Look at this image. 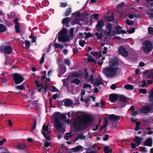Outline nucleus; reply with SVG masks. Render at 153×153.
<instances>
[{"label":"nucleus","instance_id":"obj_1","mask_svg":"<svg viewBox=\"0 0 153 153\" xmlns=\"http://www.w3.org/2000/svg\"><path fill=\"white\" fill-rule=\"evenodd\" d=\"M53 119L54 121V126L55 127L56 129L61 131L62 133L65 131L64 125V122L65 121L68 124L70 123V120L69 119L66 120L65 116L58 112L54 114Z\"/></svg>","mask_w":153,"mask_h":153},{"label":"nucleus","instance_id":"obj_2","mask_svg":"<svg viewBox=\"0 0 153 153\" xmlns=\"http://www.w3.org/2000/svg\"><path fill=\"white\" fill-rule=\"evenodd\" d=\"M118 65L117 59H113L110 62L109 66L104 68L103 73L108 77H112L115 76L118 72Z\"/></svg>","mask_w":153,"mask_h":153},{"label":"nucleus","instance_id":"obj_3","mask_svg":"<svg viewBox=\"0 0 153 153\" xmlns=\"http://www.w3.org/2000/svg\"><path fill=\"white\" fill-rule=\"evenodd\" d=\"M91 121L89 117H85L80 120H75L74 124V127L76 131H82L86 128Z\"/></svg>","mask_w":153,"mask_h":153},{"label":"nucleus","instance_id":"obj_4","mask_svg":"<svg viewBox=\"0 0 153 153\" xmlns=\"http://www.w3.org/2000/svg\"><path fill=\"white\" fill-rule=\"evenodd\" d=\"M153 46L152 43L149 41H145L143 43V49L146 53H149L152 50Z\"/></svg>","mask_w":153,"mask_h":153},{"label":"nucleus","instance_id":"obj_5","mask_svg":"<svg viewBox=\"0 0 153 153\" xmlns=\"http://www.w3.org/2000/svg\"><path fill=\"white\" fill-rule=\"evenodd\" d=\"M12 77L16 85L22 83L24 80V78L19 74L14 73L12 74Z\"/></svg>","mask_w":153,"mask_h":153},{"label":"nucleus","instance_id":"obj_6","mask_svg":"<svg viewBox=\"0 0 153 153\" xmlns=\"http://www.w3.org/2000/svg\"><path fill=\"white\" fill-rule=\"evenodd\" d=\"M105 28L106 30H104V31H103V32L106 36H108L111 35L112 31V25L111 23H108L106 24Z\"/></svg>","mask_w":153,"mask_h":153},{"label":"nucleus","instance_id":"obj_7","mask_svg":"<svg viewBox=\"0 0 153 153\" xmlns=\"http://www.w3.org/2000/svg\"><path fill=\"white\" fill-rule=\"evenodd\" d=\"M50 133V131L48 129V125L45 126V124H44L43 127L42 131V133L48 140H50V137L48 135H47Z\"/></svg>","mask_w":153,"mask_h":153},{"label":"nucleus","instance_id":"obj_8","mask_svg":"<svg viewBox=\"0 0 153 153\" xmlns=\"http://www.w3.org/2000/svg\"><path fill=\"white\" fill-rule=\"evenodd\" d=\"M12 48L10 45L7 46H1L0 47V52H4L5 53L10 54L11 53Z\"/></svg>","mask_w":153,"mask_h":153},{"label":"nucleus","instance_id":"obj_9","mask_svg":"<svg viewBox=\"0 0 153 153\" xmlns=\"http://www.w3.org/2000/svg\"><path fill=\"white\" fill-rule=\"evenodd\" d=\"M38 101V100L33 101H29L27 100V104L28 108H33L34 107L36 108V111H38L37 109L36 108V106H38L37 102Z\"/></svg>","mask_w":153,"mask_h":153},{"label":"nucleus","instance_id":"obj_10","mask_svg":"<svg viewBox=\"0 0 153 153\" xmlns=\"http://www.w3.org/2000/svg\"><path fill=\"white\" fill-rule=\"evenodd\" d=\"M105 24L104 21L102 20H101L100 21L97 22V23L96 25V28L98 32L102 31H104V30L102 28L104 26Z\"/></svg>","mask_w":153,"mask_h":153},{"label":"nucleus","instance_id":"obj_11","mask_svg":"<svg viewBox=\"0 0 153 153\" xmlns=\"http://www.w3.org/2000/svg\"><path fill=\"white\" fill-rule=\"evenodd\" d=\"M153 108L152 107L148 105L143 107L140 110V112L144 114H147L148 113L151 111Z\"/></svg>","mask_w":153,"mask_h":153},{"label":"nucleus","instance_id":"obj_12","mask_svg":"<svg viewBox=\"0 0 153 153\" xmlns=\"http://www.w3.org/2000/svg\"><path fill=\"white\" fill-rule=\"evenodd\" d=\"M119 51L120 54L124 57H127L128 56V51L122 46L120 47Z\"/></svg>","mask_w":153,"mask_h":153},{"label":"nucleus","instance_id":"obj_13","mask_svg":"<svg viewBox=\"0 0 153 153\" xmlns=\"http://www.w3.org/2000/svg\"><path fill=\"white\" fill-rule=\"evenodd\" d=\"M58 39L59 42H64L68 41L69 40V38L68 36L61 35L59 36Z\"/></svg>","mask_w":153,"mask_h":153},{"label":"nucleus","instance_id":"obj_14","mask_svg":"<svg viewBox=\"0 0 153 153\" xmlns=\"http://www.w3.org/2000/svg\"><path fill=\"white\" fill-rule=\"evenodd\" d=\"M143 140V138L136 136L133 139V140L137 144V146H139Z\"/></svg>","mask_w":153,"mask_h":153},{"label":"nucleus","instance_id":"obj_15","mask_svg":"<svg viewBox=\"0 0 153 153\" xmlns=\"http://www.w3.org/2000/svg\"><path fill=\"white\" fill-rule=\"evenodd\" d=\"M84 34L85 35V36H84L82 33H79L78 35V37L79 38H87L89 37H91L92 36L91 34L90 33H87L85 32Z\"/></svg>","mask_w":153,"mask_h":153},{"label":"nucleus","instance_id":"obj_16","mask_svg":"<svg viewBox=\"0 0 153 153\" xmlns=\"http://www.w3.org/2000/svg\"><path fill=\"white\" fill-rule=\"evenodd\" d=\"M109 119L112 121H116L120 119V117L112 114L109 115Z\"/></svg>","mask_w":153,"mask_h":153},{"label":"nucleus","instance_id":"obj_17","mask_svg":"<svg viewBox=\"0 0 153 153\" xmlns=\"http://www.w3.org/2000/svg\"><path fill=\"white\" fill-rule=\"evenodd\" d=\"M103 34H105L103 31L97 32L95 33V35L97 36V39L98 40L101 39L103 38Z\"/></svg>","mask_w":153,"mask_h":153},{"label":"nucleus","instance_id":"obj_18","mask_svg":"<svg viewBox=\"0 0 153 153\" xmlns=\"http://www.w3.org/2000/svg\"><path fill=\"white\" fill-rule=\"evenodd\" d=\"M19 20L17 18H16L14 19V21L15 23V28L16 29V32L17 33H19L20 31V29H19V23L18 22Z\"/></svg>","mask_w":153,"mask_h":153},{"label":"nucleus","instance_id":"obj_19","mask_svg":"<svg viewBox=\"0 0 153 153\" xmlns=\"http://www.w3.org/2000/svg\"><path fill=\"white\" fill-rule=\"evenodd\" d=\"M144 144L145 146L151 147L152 146V141L151 138H147L145 141Z\"/></svg>","mask_w":153,"mask_h":153},{"label":"nucleus","instance_id":"obj_20","mask_svg":"<svg viewBox=\"0 0 153 153\" xmlns=\"http://www.w3.org/2000/svg\"><path fill=\"white\" fill-rule=\"evenodd\" d=\"M95 82L94 85L98 86H99V85L103 83L102 79L100 77H99L98 78L95 79Z\"/></svg>","mask_w":153,"mask_h":153},{"label":"nucleus","instance_id":"obj_21","mask_svg":"<svg viewBox=\"0 0 153 153\" xmlns=\"http://www.w3.org/2000/svg\"><path fill=\"white\" fill-rule=\"evenodd\" d=\"M109 98L111 102H114L117 100L118 97L117 95L114 94H111L110 95Z\"/></svg>","mask_w":153,"mask_h":153},{"label":"nucleus","instance_id":"obj_22","mask_svg":"<svg viewBox=\"0 0 153 153\" xmlns=\"http://www.w3.org/2000/svg\"><path fill=\"white\" fill-rule=\"evenodd\" d=\"M116 33H126V32L123 30H122V27L119 25L117 26L116 27Z\"/></svg>","mask_w":153,"mask_h":153},{"label":"nucleus","instance_id":"obj_23","mask_svg":"<svg viewBox=\"0 0 153 153\" xmlns=\"http://www.w3.org/2000/svg\"><path fill=\"white\" fill-rule=\"evenodd\" d=\"M71 150L73 152H76L82 150V147L81 146H79L75 147L72 148Z\"/></svg>","mask_w":153,"mask_h":153},{"label":"nucleus","instance_id":"obj_24","mask_svg":"<svg viewBox=\"0 0 153 153\" xmlns=\"http://www.w3.org/2000/svg\"><path fill=\"white\" fill-rule=\"evenodd\" d=\"M119 100L122 102L126 103L128 100L126 97L123 95H120L119 97Z\"/></svg>","mask_w":153,"mask_h":153},{"label":"nucleus","instance_id":"obj_25","mask_svg":"<svg viewBox=\"0 0 153 153\" xmlns=\"http://www.w3.org/2000/svg\"><path fill=\"white\" fill-rule=\"evenodd\" d=\"M36 125H37L36 120V119H34V121H33V126L32 128V130L31 131V132H33V133H34V134L36 135H37V134L35 133L34 130L36 128Z\"/></svg>","mask_w":153,"mask_h":153},{"label":"nucleus","instance_id":"obj_26","mask_svg":"<svg viewBox=\"0 0 153 153\" xmlns=\"http://www.w3.org/2000/svg\"><path fill=\"white\" fill-rule=\"evenodd\" d=\"M18 148L19 149H20L25 150L26 151L27 150V146L25 144H19L18 146Z\"/></svg>","mask_w":153,"mask_h":153},{"label":"nucleus","instance_id":"obj_27","mask_svg":"<svg viewBox=\"0 0 153 153\" xmlns=\"http://www.w3.org/2000/svg\"><path fill=\"white\" fill-rule=\"evenodd\" d=\"M73 102L70 99H68L65 100L64 102L65 106H68L72 105Z\"/></svg>","mask_w":153,"mask_h":153},{"label":"nucleus","instance_id":"obj_28","mask_svg":"<svg viewBox=\"0 0 153 153\" xmlns=\"http://www.w3.org/2000/svg\"><path fill=\"white\" fill-rule=\"evenodd\" d=\"M85 136L83 135L82 134H79L76 138L75 141L78 140L79 139L83 140L85 139Z\"/></svg>","mask_w":153,"mask_h":153},{"label":"nucleus","instance_id":"obj_29","mask_svg":"<svg viewBox=\"0 0 153 153\" xmlns=\"http://www.w3.org/2000/svg\"><path fill=\"white\" fill-rule=\"evenodd\" d=\"M0 149L1 151L0 153H9L7 148L0 147Z\"/></svg>","mask_w":153,"mask_h":153},{"label":"nucleus","instance_id":"obj_30","mask_svg":"<svg viewBox=\"0 0 153 153\" xmlns=\"http://www.w3.org/2000/svg\"><path fill=\"white\" fill-rule=\"evenodd\" d=\"M53 47L55 48L62 49L63 48V46L58 43H55L54 44Z\"/></svg>","mask_w":153,"mask_h":153},{"label":"nucleus","instance_id":"obj_31","mask_svg":"<svg viewBox=\"0 0 153 153\" xmlns=\"http://www.w3.org/2000/svg\"><path fill=\"white\" fill-rule=\"evenodd\" d=\"M104 151L105 153H110L111 152V149H109V147L108 146L104 147Z\"/></svg>","mask_w":153,"mask_h":153},{"label":"nucleus","instance_id":"obj_32","mask_svg":"<svg viewBox=\"0 0 153 153\" xmlns=\"http://www.w3.org/2000/svg\"><path fill=\"white\" fill-rule=\"evenodd\" d=\"M125 88L127 90H133L134 89L133 86L130 84H127L124 86Z\"/></svg>","mask_w":153,"mask_h":153},{"label":"nucleus","instance_id":"obj_33","mask_svg":"<svg viewBox=\"0 0 153 153\" xmlns=\"http://www.w3.org/2000/svg\"><path fill=\"white\" fill-rule=\"evenodd\" d=\"M149 101L153 105V88L151 91V93L149 95Z\"/></svg>","mask_w":153,"mask_h":153},{"label":"nucleus","instance_id":"obj_34","mask_svg":"<svg viewBox=\"0 0 153 153\" xmlns=\"http://www.w3.org/2000/svg\"><path fill=\"white\" fill-rule=\"evenodd\" d=\"M81 83L80 80L78 79H76L73 80L72 81L71 83H74L77 85H78Z\"/></svg>","mask_w":153,"mask_h":153},{"label":"nucleus","instance_id":"obj_35","mask_svg":"<svg viewBox=\"0 0 153 153\" xmlns=\"http://www.w3.org/2000/svg\"><path fill=\"white\" fill-rule=\"evenodd\" d=\"M80 100L82 102H84L86 103H88L89 100V97H88L85 99L83 97H81Z\"/></svg>","mask_w":153,"mask_h":153},{"label":"nucleus","instance_id":"obj_36","mask_svg":"<svg viewBox=\"0 0 153 153\" xmlns=\"http://www.w3.org/2000/svg\"><path fill=\"white\" fill-rule=\"evenodd\" d=\"M6 30V27L3 24H0V32H3Z\"/></svg>","mask_w":153,"mask_h":153},{"label":"nucleus","instance_id":"obj_37","mask_svg":"<svg viewBox=\"0 0 153 153\" xmlns=\"http://www.w3.org/2000/svg\"><path fill=\"white\" fill-rule=\"evenodd\" d=\"M70 21V18L69 17H67L64 18L62 19V23L63 24H65Z\"/></svg>","mask_w":153,"mask_h":153},{"label":"nucleus","instance_id":"obj_38","mask_svg":"<svg viewBox=\"0 0 153 153\" xmlns=\"http://www.w3.org/2000/svg\"><path fill=\"white\" fill-rule=\"evenodd\" d=\"M88 61L89 62H92L94 63L96 62V61L91 56H88Z\"/></svg>","mask_w":153,"mask_h":153},{"label":"nucleus","instance_id":"obj_39","mask_svg":"<svg viewBox=\"0 0 153 153\" xmlns=\"http://www.w3.org/2000/svg\"><path fill=\"white\" fill-rule=\"evenodd\" d=\"M29 38L31 39V42L33 43H35L36 41V37L35 36H33L31 34L29 37Z\"/></svg>","mask_w":153,"mask_h":153},{"label":"nucleus","instance_id":"obj_40","mask_svg":"<svg viewBox=\"0 0 153 153\" xmlns=\"http://www.w3.org/2000/svg\"><path fill=\"white\" fill-rule=\"evenodd\" d=\"M91 54L94 56H98L99 58L102 55V54L100 53H97V52H91Z\"/></svg>","mask_w":153,"mask_h":153},{"label":"nucleus","instance_id":"obj_41","mask_svg":"<svg viewBox=\"0 0 153 153\" xmlns=\"http://www.w3.org/2000/svg\"><path fill=\"white\" fill-rule=\"evenodd\" d=\"M67 32L65 29H62L60 32L59 36L64 35L67 36L66 35Z\"/></svg>","mask_w":153,"mask_h":153},{"label":"nucleus","instance_id":"obj_42","mask_svg":"<svg viewBox=\"0 0 153 153\" xmlns=\"http://www.w3.org/2000/svg\"><path fill=\"white\" fill-rule=\"evenodd\" d=\"M15 88L16 89L20 90H23L25 89V88L23 85L16 86Z\"/></svg>","mask_w":153,"mask_h":153},{"label":"nucleus","instance_id":"obj_43","mask_svg":"<svg viewBox=\"0 0 153 153\" xmlns=\"http://www.w3.org/2000/svg\"><path fill=\"white\" fill-rule=\"evenodd\" d=\"M139 92L143 94H146L147 93L146 90L145 89H139L138 90Z\"/></svg>","mask_w":153,"mask_h":153},{"label":"nucleus","instance_id":"obj_44","mask_svg":"<svg viewBox=\"0 0 153 153\" xmlns=\"http://www.w3.org/2000/svg\"><path fill=\"white\" fill-rule=\"evenodd\" d=\"M25 45L26 48H29L31 45V43L28 40H26L25 43Z\"/></svg>","mask_w":153,"mask_h":153},{"label":"nucleus","instance_id":"obj_45","mask_svg":"<svg viewBox=\"0 0 153 153\" xmlns=\"http://www.w3.org/2000/svg\"><path fill=\"white\" fill-rule=\"evenodd\" d=\"M140 151L143 153H146L147 152L146 148L144 147H140L139 148Z\"/></svg>","mask_w":153,"mask_h":153},{"label":"nucleus","instance_id":"obj_46","mask_svg":"<svg viewBox=\"0 0 153 153\" xmlns=\"http://www.w3.org/2000/svg\"><path fill=\"white\" fill-rule=\"evenodd\" d=\"M72 137V135L70 134H66L65 136V138L67 140H68L69 138Z\"/></svg>","mask_w":153,"mask_h":153},{"label":"nucleus","instance_id":"obj_47","mask_svg":"<svg viewBox=\"0 0 153 153\" xmlns=\"http://www.w3.org/2000/svg\"><path fill=\"white\" fill-rule=\"evenodd\" d=\"M71 8H68L66 10L65 15L66 16H68L71 14Z\"/></svg>","mask_w":153,"mask_h":153},{"label":"nucleus","instance_id":"obj_48","mask_svg":"<svg viewBox=\"0 0 153 153\" xmlns=\"http://www.w3.org/2000/svg\"><path fill=\"white\" fill-rule=\"evenodd\" d=\"M86 44V42L84 40H80L79 41V44L82 47H83L85 44Z\"/></svg>","mask_w":153,"mask_h":153},{"label":"nucleus","instance_id":"obj_49","mask_svg":"<svg viewBox=\"0 0 153 153\" xmlns=\"http://www.w3.org/2000/svg\"><path fill=\"white\" fill-rule=\"evenodd\" d=\"M79 20L77 19H75L72 22V24L73 25L77 24L79 23Z\"/></svg>","mask_w":153,"mask_h":153},{"label":"nucleus","instance_id":"obj_50","mask_svg":"<svg viewBox=\"0 0 153 153\" xmlns=\"http://www.w3.org/2000/svg\"><path fill=\"white\" fill-rule=\"evenodd\" d=\"M126 23L128 25H132L133 24V22L132 21L127 19L126 22Z\"/></svg>","mask_w":153,"mask_h":153},{"label":"nucleus","instance_id":"obj_51","mask_svg":"<svg viewBox=\"0 0 153 153\" xmlns=\"http://www.w3.org/2000/svg\"><path fill=\"white\" fill-rule=\"evenodd\" d=\"M149 33L153 35V28L152 27H149L148 28Z\"/></svg>","mask_w":153,"mask_h":153},{"label":"nucleus","instance_id":"obj_52","mask_svg":"<svg viewBox=\"0 0 153 153\" xmlns=\"http://www.w3.org/2000/svg\"><path fill=\"white\" fill-rule=\"evenodd\" d=\"M45 54L44 53L43 54L42 56V58L41 59V60H40V64H42L43 62H44V59H45Z\"/></svg>","mask_w":153,"mask_h":153},{"label":"nucleus","instance_id":"obj_53","mask_svg":"<svg viewBox=\"0 0 153 153\" xmlns=\"http://www.w3.org/2000/svg\"><path fill=\"white\" fill-rule=\"evenodd\" d=\"M114 19V16L113 15L110 16L108 18V21L111 22H112L113 21Z\"/></svg>","mask_w":153,"mask_h":153},{"label":"nucleus","instance_id":"obj_54","mask_svg":"<svg viewBox=\"0 0 153 153\" xmlns=\"http://www.w3.org/2000/svg\"><path fill=\"white\" fill-rule=\"evenodd\" d=\"M1 75L4 77H8V74L6 72L2 71Z\"/></svg>","mask_w":153,"mask_h":153},{"label":"nucleus","instance_id":"obj_55","mask_svg":"<svg viewBox=\"0 0 153 153\" xmlns=\"http://www.w3.org/2000/svg\"><path fill=\"white\" fill-rule=\"evenodd\" d=\"M52 89H51V91L54 92L55 91H59L54 86H52Z\"/></svg>","mask_w":153,"mask_h":153},{"label":"nucleus","instance_id":"obj_56","mask_svg":"<svg viewBox=\"0 0 153 153\" xmlns=\"http://www.w3.org/2000/svg\"><path fill=\"white\" fill-rule=\"evenodd\" d=\"M7 141V140L5 138H3L1 141H0V146L3 145L4 143Z\"/></svg>","mask_w":153,"mask_h":153},{"label":"nucleus","instance_id":"obj_57","mask_svg":"<svg viewBox=\"0 0 153 153\" xmlns=\"http://www.w3.org/2000/svg\"><path fill=\"white\" fill-rule=\"evenodd\" d=\"M67 4L65 2H62L60 3V6L61 7H65L67 5Z\"/></svg>","mask_w":153,"mask_h":153},{"label":"nucleus","instance_id":"obj_58","mask_svg":"<svg viewBox=\"0 0 153 153\" xmlns=\"http://www.w3.org/2000/svg\"><path fill=\"white\" fill-rule=\"evenodd\" d=\"M37 90V89H36V88H34L33 89H32V91L31 92V97H32V98L33 99V95L35 94V92H36V91Z\"/></svg>","mask_w":153,"mask_h":153},{"label":"nucleus","instance_id":"obj_59","mask_svg":"<svg viewBox=\"0 0 153 153\" xmlns=\"http://www.w3.org/2000/svg\"><path fill=\"white\" fill-rule=\"evenodd\" d=\"M87 87H88L89 88H91V86L90 84H84L83 85V88H86Z\"/></svg>","mask_w":153,"mask_h":153},{"label":"nucleus","instance_id":"obj_60","mask_svg":"<svg viewBox=\"0 0 153 153\" xmlns=\"http://www.w3.org/2000/svg\"><path fill=\"white\" fill-rule=\"evenodd\" d=\"M50 145V142H47L46 141H45V144H44V146L46 147H48Z\"/></svg>","mask_w":153,"mask_h":153},{"label":"nucleus","instance_id":"obj_61","mask_svg":"<svg viewBox=\"0 0 153 153\" xmlns=\"http://www.w3.org/2000/svg\"><path fill=\"white\" fill-rule=\"evenodd\" d=\"M135 31V29L134 28H132L130 30H128V32L130 34L133 33Z\"/></svg>","mask_w":153,"mask_h":153},{"label":"nucleus","instance_id":"obj_62","mask_svg":"<svg viewBox=\"0 0 153 153\" xmlns=\"http://www.w3.org/2000/svg\"><path fill=\"white\" fill-rule=\"evenodd\" d=\"M142 83L141 87H142L143 88L145 87L146 85V82L145 81H142Z\"/></svg>","mask_w":153,"mask_h":153},{"label":"nucleus","instance_id":"obj_63","mask_svg":"<svg viewBox=\"0 0 153 153\" xmlns=\"http://www.w3.org/2000/svg\"><path fill=\"white\" fill-rule=\"evenodd\" d=\"M65 63L69 66L70 65V61L68 59H65L64 60Z\"/></svg>","mask_w":153,"mask_h":153},{"label":"nucleus","instance_id":"obj_64","mask_svg":"<svg viewBox=\"0 0 153 153\" xmlns=\"http://www.w3.org/2000/svg\"><path fill=\"white\" fill-rule=\"evenodd\" d=\"M147 77L150 78H153V72L150 73L148 76Z\"/></svg>","mask_w":153,"mask_h":153}]
</instances>
